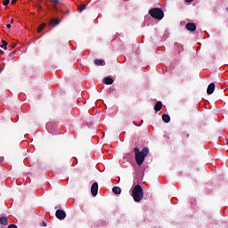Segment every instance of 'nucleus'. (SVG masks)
<instances>
[{"instance_id": "4", "label": "nucleus", "mask_w": 228, "mask_h": 228, "mask_svg": "<svg viewBox=\"0 0 228 228\" xmlns=\"http://www.w3.org/2000/svg\"><path fill=\"white\" fill-rule=\"evenodd\" d=\"M91 193L93 197H97V193H99V183L94 182L91 186Z\"/></svg>"}, {"instance_id": "23", "label": "nucleus", "mask_w": 228, "mask_h": 228, "mask_svg": "<svg viewBox=\"0 0 228 228\" xmlns=\"http://www.w3.org/2000/svg\"><path fill=\"white\" fill-rule=\"evenodd\" d=\"M43 225H44V227H47V223L43 222Z\"/></svg>"}, {"instance_id": "13", "label": "nucleus", "mask_w": 228, "mask_h": 228, "mask_svg": "<svg viewBox=\"0 0 228 228\" xmlns=\"http://www.w3.org/2000/svg\"><path fill=\"white\" fill-rule=\"evenodd\" d=\"M0 224L2 225H8V218L3 216V217H0Z\"/></svg>"}, {"instance_id": "20", "label": "nucleus", "mask_w": 228, "mask_h": 228, "mask_svg": "<svg viewBox=\"0 0 228 228\" xmlns=\"http://www.w3.org/2000/svg\"><path fill=\"white\" fill-rule=\"evenodd\" d=\"M7 228H17V225H15V224H10Z\"/></svg>"}, {"instance_id": "18", "label": "nucleus", "mask_w": 228, "mask_h": 228, "mask_svg": "<svg viewBox=\"0 0 228 228\" xmlns=\"http://www.w3.org/2000/svg\"><path fill=\"white\" fill-rule=\"evenodd\" d=\"M175 45L178 47V51H183V45L181 44H175Z\"/></svg>"}, {"instance_id": "25", "label": "nucleus", "mask_w": 228, "mask_h": 228, "mask_svg": "<svg viewBox=\"0 0 228 228\" xmlns=\"http://www.w3.org/2000/svg\"><path fill=\"white\" fill-rule=\"evenodd\" d=\"M11 24H13V19L11 20Z\"/></svg>"}, {"instance_id": "17", "label": "nucleus", "mask_w": 228, "mask_h": 228, "mask_svg": "<svg viewBox=\"0 0 228 228\" xmlns=\"http://www.w3.org/2000/svg\"><path fill=\"white\" fill-rule=\"evenodd\" d=\"M52 23L54 24V26H58V24H60V20H52Z\"/></svg>"}, {"instance_id": "21", "label": "nucleus", "mask_w": 228, "mask_h": 228, "mask_svg": "<svg viewBox=\"0 0 228 228\" xmlns=\"http://www.w3.org/2000/svg\"><path fill=\"white\" fill-rule=\"evenodd\" d=\"M6 28H7V29H10V28H12V24H10V23L7 24V25H6Z\"/></svg>"}, {"instance_id": "8", "label": "nucleus", "mask_w": 228, "mask_h": 228, "mask_svg": "<svg viewBox=\"0 0 228 228\" xmlns=\"http://www.w3.org/2000/svg\"><path fill=\"white\" fill-rule=\"evenodd\" d=\"M161 108H163V103L161 102H157L154 106L155 111H161Z\"/></svg>"}, {"instance_id": "12", "label": "nucleus", "mask_w": 228, "mask_h": 228, "mask_svg": "<svg viewBox=\"0 0 228 228\" xmlns=\"http://www.w3.org/2000/svg\"><path fill=\"white\" fill-rule=\"evenodd\" d=\"M94 65H97V66L106 65V62L104 61V60L96 59L94 60Z\"/></svg>"}, {"instance_id": "5", "label": "nucleus", "mask_w": 228, "mask_h": 228, "mask_svg": "<svg viewBox=\"0 0 228 228\" xmlns=\"http://www.w3.org/2000/svg\"><path fill=\"white\" fill-rule=\"evenodd\" d=\"M55 216L59 220H65V216H67V214L65 213V211L58 209L55 213Z\"/></svg>"}, {"instance_id": "14", "label": "nucleus", "mask_w": 228, "mask_h": 228, "mask_svg": "<svg viewBox=\"0 0 228 228\" xmlns=\"http://www.w3.org/2000/svg\"><path fill=\"white\" fill-rule=\"evenodd\" d=\"M44 28H45V23H42L38 28H37V33H41L43 31Z\"/></svg>"}, {"instance_id": "11", "label": "nucleus", "mask_w": 228, "mask_h": 228, "mask_svg": "<svg viewBox=\"0 0 228 228\" xmlns=\"http://www.w3.org/2000/svg\"><path fill=\"white\" fill-rule=\"evenodd\" d=\"M162 120L166 124H168V122H170V116L168 114H163L162 115Z\"/></svg>"}, {"instance_id": "22", "label": "nucleus", "mask_w": 228, "mask_h": 228, "mask_svg": "<svg viewBox=\"0 0 228 228\" xmlns=\"http://www.w3.org/2000/svg\"><path fill=\"white\" fill-rule=\"evenodd\" d=\"M12 4H15V3H17V0H12L11 2Z\"/></svg>"}, {"instance_id": "26", "label": "nucleus", "mask_w": 228, "mask_h": 228, "mask_svg": "<svg viewBox=\"0 0 228 228\" xmlns=\"http://www.w3.org/2000/svg\"><path fill=\"white\" fill-rule=\"evenodd\" d=\"M3 159H4L2 158V159H1V161H3Z\"/></svg>"}, {"instance_id": "9", "label": "nucleus", "mask_w": 228, "mask_h": 228, "mask_svg": "<svg viewBox=\"0 0 228 228\" xmlns=\"http://www.w3.org/2000/svg\"><path fill=\"white\" fill-rule=\"evenodd\" d=\"M112 191L115 193V195H120V193H122V189H120L118 186H115L112 188Z\"/></svg>"}, {"instance_id": "6", "label": "nucleus", "mask_w": 228, "mask_h": 228, "mask_svg": "<svg viewBox=\"0 0 228 228\" xmlns=\"http://www.w3.org/2000/svg\"><path fill=\"white\" fill-rule=\"evenodd\" d=\"M215 92V83H211L208 85V89H207V94L208 95H211Z\"/></svg>"}, {"instance_id": "7", "label": "nucleus", "mask_w": 228, "mask_h": 228, "mask_svg": "<svg viewBox=\"0 0 228 228\" xmlns=\"http://www.w3.org/2000/svg\"><path fill=\"white\" fill-rule=\"evenodd\" d=\"M186 29L188 31H195V29H197V26L195 25V23H187Z\"/></svg>"}, {"instance_id": "10", "label": "nucleus", "mask_w": 228, "mask_h": 228, "mask_svg": "<svg viewBox=\"0 0 228 228\" xmlns=\"http://www.w3.org/2000/svg\"><path fill=\"white\" fill-rule=\"evenodd\" d=\"M105 85H113V78L107 77L103 79Z\"/></svg>"}, {"instance_id": "27", "label": "nucleus", "mask_w": 228, "mask_h": 228, "mask_svg": "<svg viewBox=\"0 0 228 228\" xmlns=\"http://www.w3.org/2000/svg\"><path fill=\"white\" fill-rule=\"evenodd\" d=\"M0 74H1V69H0Z\"/></svg>"}, {"instance_id": "2", "label": "nucleus", "mask_w": 228, "mask_h": 228, "mask_svg": "<svg viewBox=\"0 0 228 228\" xmlns=\"http://www.w3.org/2000/svg\"><path fill=\"white\" fill-rule=\"evenodd\" d=\"M134 202H142L143 199V189L140 185H135L132 191Z\"/></svg>"}, {"instance_id": "16", "label": "nucleus", "mask_w": 228, "mask_h": 228, "mask_svg": "<svg viewBox=\"0 0 228 228\" xmlns=\"http://www.w3.org/2000/svg\"><path fill=\"white\" fill-rule=\"evenodd\" d=\"M8 43H6L5 41H3V44L1 45L2 49H8Z\"/></svg>"}, {"instance_id": "1", "label": "nucleus", "mask_w": 228, "mask_h": 228, "mask_svg": "<svg viewBox=\"0 0 228 228\" xmlns=\"http://www.w3.org/2000/svg\"><path fill=\"white\" fill-rule=\"evenodd\" d=\"M134 152L135 154V161L139 167L143 165V161H145V157L149 154V148H143L142 151L140 149L134 148Z\"/></svg>"}, {"instance_id": "24", "label": "nucleus", "mask_w": 228, "mask_h": 228, "mask_svg": "<svg viewBox=\"0 0 228 228\" xmlns=\"http://www.w3.org/2000/svg\"><path fill=\"white\" fill-rule=\"evenodd\" d=\"M186 3H191L193 0H185Z\"/></svg>"}, {"instance_id": "3", "label": "nucleus", "mask_w": 228, "mask_h": 228, "mask_svg": "<svg viewBox=\"0 0 228 228\" xmlns=\"http://www.w3.org/2000/svg\"><path fill=\"white\" fill-rule=\"evenodd\" d=\"M149 14L153 19H156L157 20H161L163 17H165V12H163V10L159 8H153L149 11Z\"/></svg>"}, {"instance_id": "15", "label": "nucleus", "mask_w": 228, "mask_h": 228, "mask_svg": "<svg viewBox=\"0 0 228 228\" xmlns=\"http://www.w3.org/2000/svg\"><path fill=\"white\" fill-rule=\"evenodd\" d=\"M84 10H86V4H83L78 7V12H83Z\"/></svg>"}, {"instance_id": "19", "label": "nucleus", "mask_w": 228, "mask_h": 228, "mask_svg": "<svg viewBox=\"0 0 228 228\" xmlns=\"http://www.w3.org/2000/svg\"><path fill=\"white\" fill-rule=\"evenodd\" d=\"M3 4L4 6H8V4H10V0H4Z\"/></svg>"}]
</instances>
